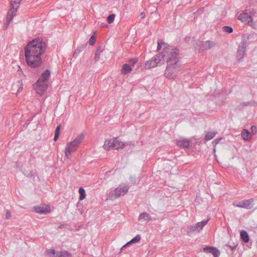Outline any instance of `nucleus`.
Segmentation results:
<instances>
[{"label":"nucleus","mask_w":257,"mask_h":257,"mask_svg":"<svg viewBox=\"0 0 257 257\" xmlns=\"http://www.w3.org/2000/svg\"><path fill=\"white\" fill-rule=\"evenodd\" d=\"M209 219L210 218H208L206 220H203V221L197 223V224H199L200 230L202 229L203 227L208 223Z\"/></svg>","instance_id":"473e14b6"},{"label":"nucleus","mask_w":257,"mask_h":257,"mask_svg":"<svg viewBox=\"0 0 257 257\" xmlns=\"http://www.w3.org/2000/svg\"><path fill=\"white\" fill-rule=\"evenodd\" d=\"M78 147V146L73 143V141L67 143L65 149V157L69 159L71 157V153L75 151L77 149Z\"/></svg>","instance_id":"9d476101"},{"label":"nucleus","mask_w":257,"mask_h":257,"mask_svg":"<svg viewBox=\"0 0 257 257\" xmlns=\"http://www.w3.org/2000/svg\"><path fill=\"white\" fill-rule=\"evenodd\" d=\"M108 142L109 140H105L103 146L104 149L107 151L109 150L111 148L112 149V145L108 143Z\"/></svg>","instance_id":"7c9ffc66"},{"label":"nucleus","mask_w":257,"mask_h":257,"mask_svg":"<svg viewBox=\"0 0 257 257\" xmlns=\"http://www.w3.org/2000/svg\"><path fill=\"white\" fill-rule=\"evenodd\" d=\"M127 246H125V244H124V245H123L121 248V250H122L124 249V248L127 247Z\"/></svg>","instance_id":"8fccbe9b"},{"label":"nucleus","mask_w":257,"mask_h":257,"mask_svg":"<svg viewBox=\"0 0 257 257\" xmlns=\"http://www.w3.org/2000/svg\"><path fill=\"white\" fill-rule=\"evenodd\" d=\"M14 16L15 15L12 14L8 13L6 22L4 23V29L5 30H7L8 28L10 23L11 21L13 20Z\"/></svg>","instance_id":"a211bd4d"},{"label":"nucleus","mask_w":257,"mask_h":257,"mask_svg":"<svg viewBox=\"0 0 257 257\" xmlns=\"http://www.w3.org/2000/svg\"><path fill=\"white\" fill-rule=\"evenodd\" d=\"M226 246L229 247L231 250H234L236 248L237 245H231L229 244H227Z\"/></svg>","instance_id":"c03bdc74"},{"label":"nucleus","mask_w":257,"mask_h":257,"mask_svg":"<svg viewBox=\"0 0 257 257\" xmlns=\"http://www.w3.org/2000/svg\"><path fill=\"white\" fill-rule=\"evenodd\" d=\"M50 75V71L48 69L45 70L41 75L40 77L34 84L35 89L39 94H42L48 88V81Z\"/></svg>","instance_id":"7ed1b4c3"},{"label":"nucleus","mask_w":257,"mask_h":257,"mask_svg":"<svg viewBox=\"0 0 257 257\" xmlns=\"http://www.w3.org/2000/svg\"><path fill=\"white\" fill-rule=\"evenodd\" d=\"M224 32L228 33H231L233 32V28L230 26H225L222 28Z\"/></svg>","instance_id":"72a5a7b5"},{"label":"nucleus","mask_w":257,"mask_h":257,"mask_svg":"<svg viewBox=\"0 0 257 257\" xmlns=\"http://www.w3.org/2000/svg\"><path fill=\"white\" fill-rule=\"evenodd\" d=\"M22 90V87L19 88L18 89V92L19 93V92H21Z\"/></svg>","instance_id":"09e8293b"},{"label":"nucleus","mask_w":257,"mask_h":257,"mask_svg":"<svg viewBox=\"0 0 257 257\" xmlns=\"http://www.w3.org/2000/svg\"><path fill=\"white\" fill-rule=\"evenodd\" d=\"M130 181L134 185L136 183V178L135 177L131 176L130 178Z\"/></svg>","instance_id":"a19ab883"},{"label":"nucleus","mask_w":257,"mask_h":257,"mask_svg":"<svg viewBox=\"0 0 257 257\" xmlns=\"http://www.w3.org/2000/svg\"><path fill=\"white\" fill-rule=\"evenodd\" d=\"M254 199L250 198L249 199H245L239 201L238 202H234L233 205L235 207L245 208L246 209H250L253 207V202Z\"/></svg>","instance_id":"0eeeda50"},{"label":"nucleus","mask_w":257,"mask_h":257,"mask_svg":"<svg viewBox=\"0 0 257 257\" xmlns=\"http://www.w3.org/2000/svg\"><path fill=\"white\" fill-rule=\"evenodd\" d=\"M11 217V212L8 210H7L6 211V219H10Z\"/></svg>","instance_id":"58836bf2"},{"label":"nucleus","mask_w":257,"mask_h":257,"mask_svg":"<svg viewBox=\"0 0 257 257\" xmlns=\"http://www.w3.org/2000/svg\"><path fill=\"white\" fill-rule=\"evenodd\" d=\"M145 66L146 68L150 69L151 68L155 67L157 66V64L151 59L145 63Z\"/></svg>","instance_id":"cd10ccee"},{"label":"nucleus","mask_w":257,"mask_h":257,"mask_svg":"<svg viewBox=\"0 0 257 257\" xmlns=\"http://www.w3.org/2000/svg\"><path fill=\"white\" fill-rule=\"evenodd\" d=\"M162 46L164 47L162 52H164L165 49L167 47H171V48L173 49H178L177 47H176L174 46L169 45L167 43H166L163 42L162 40H158L157 48V51L160 50Z\"/></svg>","instance_id":"4468645a"},{"label":"nucleus","mask_w":257,"mask_h":257,"mask_svg":"<svg viewBox=\"0 0 257 257\" xmlns=\"http://www.w3.org/2000/svg\"><path fill=\"white\" fill-rule=\"evenodd\" d=\"M132 70V68L131 66L127 64H124L122 65L121 73L123 74H126L130 73Z\"/></svg>","instance_id":"4be33fe9"},{"label":"nucleus","mask_w":257,"mask_h":257,"mask_svg":"<svg viewBox=\"0 0 257 257\" xmlns=\"http://www.w3.org/2000/svg\"><path fill=\"white\" fill-rule=\"evenodd\" d=\"M164 56L166 58L167 66L164 73V76L169 79H175L179 72L181 66L179 49H173L171 54Z\"/></svg>","instance_id":"f03ea898"},{"label":"nucleus","mask_w":257,"mask_h":257,"mask_svg":"<svg viewBox=\"0 0 257 257\" xmlns=\"http://www.w3.org/2000/svg\"><path fill=\"white\" fill-rule=\"evenodd\" d=\"M251 133L253 135H255L257 133V127L256 126L253 125L251 127Z\"/></svg>","instance_id":"ea45409f"},{"label":"nucleus","mask_w":257,"mask_h":257,"mask_svg":"<svg viewBox=\"0 0 257 257\" xmlns=\"http://www.w3.org/2000/svg\"><path fill=\"white\" fill-rule=\"evenodd\" d=\"M96 41V38L94 35H92L89 39V44L90 46H92L94 44L95 42Z\"/></svg>","instance_id":"c9c22d12"},{"label":"nucleus","mask_w":257,"mask_h":257,"mask_svg":"<svg viewBox=\"0 0 257 257\" xmlns=\"http://www.w3.org/2000/svg\"><path fill=\"white\" fill-rule=\"evenodd\" d=\"M21 0H13L11 1V8L9 10L8 13L12 14L14 15H16V13L17 11V9L19 7L20 4L21 3Z\"/></svg>","instance_id":"ddd939ff"},{"label":"nucleus","mask_w":257,"mask_h":257,"mask_svg":"<svg viewBox=\"0 0 257 257\" xmlns=\"http://www.w3.org/2000/svg\"><path fill=\"white\" fill-rule=\"evenodd\" d=\"M141 238V237L140 235L138 234L135 237L132 238L130 241L127 242L125 244V246H128L129 245H130L132 243H135L138 242L139 241H140Z\"/></svg>","instance_id":"a878e982"},{"label":"nucleus","mask_w":257,"mask_h":257,"mask_svg":"<svg viewBox=\"0 0 257 257\" xmlns=\"http://www.w3.org/2000/svg\"><path fill=\"white\" fill-rule=\"evenodd\" d=\"M86 44H83L79 47H78L75 50L73 53V57L75 58H77L79 54L85 48Z\"/></svg>","instance_id":"5701e85b"},{"label":"nucleus","mask_w":257,"mask_h":257,"mask_svg":"<svg viewBox=\"0 0 257 257\" xmlns=\"http://www.w3.org/2000/svg\"><path fill=\"white\" fill-rule=\"evenodd\" d=\"M240 238L245 243H247L249 241V237L247 232L245 230H241L240 231Z\"/></svg>","instance_id":"6ab92c4d"},{"label":"nucleus","mask_w":257,"mask_h":257,"mask_svg":"<svg viewBox=\"0 0 257 257\" xmlns=\"http://www.w3.org/2000/svg\"><path fill=\"white\" fill-rule=\"evenodd\" d=\"M115 15L113 14L109 15L107 18V21L108 23L111 24L114 20Z\"/></svg>","instance_id":"f704fd0d"},{"label":"nucleus","mask_w":257,"mask_h":257,"mask_svg":"<svg viewBox=\"0 0 257 257\" xmlns=\"http://www.w3.org/2000/svg\"><path fill=\"white\" fill-rule=\"evenodd\" d=\"M55 257H72L71 254L67 251H58Z\"/></svg>","instance_id":"aec40b11"},{"label":"nucleus","mask_w":257,"mask_h":257,"mask_svg":"<svg viewBox=\"0 0 257 257\" xmlns=\"http://www.w3.org/2000/svg\"><path fill=\"white\" fill-rule=\"evenodd\" d=\"M217 134V131L207 132L204 137L205 141H208L212 139Z\"/></svg>","instance_id":"412c9836"},{"label":"nucleus","mask_w":257,"mask_h":257,"mask_svg":"<svg viewBox=\"0 0 257 257\" xmlns=\"http://www.w3.org/2000/svg\"><path fill=\"white\" fill-rule=\"evenodd\" d=\"M196 44L200 47L199 49V52H200L204 50H209L215 45L214 42L210 41L203 42L197 40L196 41Z\"/></svg>","instance_id":"6e6552de"},{"label":"nucleus","mask_w":257,"mask_h":257,"mask_svg":"<svg viewBox=\"0 0 257 257\" xmlns=\"http://www.w3.org/2000/svg\"><path fill=\"white\" fill-rule=\"evenodd\" d=\"M199 224L197 223L194 225L190 226L188 227V230L187 231V233L188 235L191 234L193 232L197 231L199 232L201 230L199 228Z\"/></svg>","instance_id":"f3484780"},{"label":"nucleus","mask_w":257,"mask_h":257,"mask_svg":"<svg viewBox=\"0 0 257 257\" xmlns=\"http://www.w3.org/2000/svg\"><path fill=\"white\" fill-rule=\"evenodd\" d=\"M214 247L206 246L203 248V251L206 253H210Z\"/></svg>","instance_id":"4c0bfd02"},{"label":"nucleus","mask_w":257,"mask_h":257,"mask_svg":"<svg viewBox=\"0 0 257 257\" xmlns=\"http://www.w3.org/2000/svg\"><path fill=\"white\" fill-rule=\"evenodd\" d=\"M221 139V138H217L213 141L212 143L216 145L219 143V142Z\"/></svg>","instance_id":"37998d69"},{"label":"nucleus","mask_w":257,"mask_h":257,"mask_svg":"<svg viewBox=\"0 0 257 257\" xmlns=\"http://www.w3.org/2000/svg\"><path fill=\"white\" fill-rule=\"evenodd\" d=\"M59 136V135L55 134V136L54 138V141H56L58 140Z\"/></svg>","instance_id":"49530a36"},{"label":"nucleus","mask_w":257,"mask_h":257,"mask_svg":"<svg viewBox=\"0 0 257 257\" xmlns=\"http://www.w3.org/2000/svg\"><path fill=\"white\" fill-rule=\"evenodd\" d=\"M35 212L40 214H46L50 212V209L45 208L43 206H35L33 208Z\"/></svg>","instance_id":"2eb2a0df"},{"label":"nucleus","mask_w":257,"mask_h":257,"mask_svg":"<svg viewBox=\"0 0 257 257\" xmlns=\"http://www.w3.org/2000/svg\"><path fill=\"white\" fill-rule=\"evenodd\" d=\"M255 13L256 11L253 9L246 10L238 16V19L245 24H247L255 29V25L253 22L252 17L254 16Z\"/></svg>","instance_id":"20e7f679"},{"label":"nucleus","mask_w":257,"mask_h":257,"mask_svg":"<svg viewBox=\"0 0 257 257\" xmlns=\"http://www.w3.org/2000/svg\"><path fill=\"white\" fill-rule=\"evenodd\" d=\"M176 144L180 148L186 149L189 148L192 144L191 140L189 139H180L176 141Z\"/></svg>","instance_id":"f8f14e48"},{"label":"nucleus","mask_w":257,"mask_h":257,"mask_svg":"<svg viewBox=\"0 0 257 257\" xmlns=\"http://www.w3.org/2000/svg\"><path fill=\"white\" fill-rule=\"evenodd\" d=\"M210 253H212L214 257H219L220 254V252L217 248L214 247L211 250Z\"/></svg>","instance_id":"2f4dec72"},{"label":"nucleus","mask_w":257,"mask_h":257,"mask_svg":"<svg viewBox=\"0 0 257 257\" xmlns=\"http://www.w3.org/2000/svg\"><path fill=\"white\" fill-rule=\"evenodd\" d=\"M139 220H144V221H148L151 220V217L149 214L146 212L140 214L139 217Z\"/></svg>","instance_id":"b1692460"},{"label":"nucleus","mask_w":257,"mask_h":257,"mask_svg":"<svg viewBox=\"0 0 257 257\" xmlns=\"http://www.w3.org/2000/svg\"><path fill=\"white\" fill-rule=\"evenodd\" d=\"M45 253L49 255L50 257L54 256L57 254V251L54 249H47L45 251Z\"/></svg>","instance_id":"c756f323"},{"label":"nucleus","mask_w":257,"mask_h":257,"mask_svg":"<svg viewBox=\"0 0 257 257\" xmlns=\"http://www.w3.org/2000/svg\"><path fill=\"white\" fill-rule=\"evenodd\" d=\"M84 139V136L81 134L77 136L76 138L73 141V143H75L77 146H79L81 143Z\"/></svg>","instance_id":"393cba45"},{"label":"nucleus","mask_w":257,"mask_h":257,"mask_svg":"<svg viewBox=\"0 0 257 257\" xmlns=\"http://www.w3.org/2000/svg\"><path fill=\"white\" fill-rule=\"evenodd\" d=\"M60 128H61L60 125H59L57 126V127L55 130V134H57V135H60Z\"/></svg>","instance_id":"79ce46f5"},{"label":"nucleus","mask_w":257,"mask_h":257,"mask_svg":"<svg viewBox=\"0 0 257 257\" xmlns=\"http://www.w3.org/2000/svg\"><path fill=\"white\" fill-rule=\"evenodd\" d=\"M46 48V43L41 38L29 42L25 48V58L28 65L31 68L40 67L42 63L41 55Z\"/></svg>","instance_id":"f257e3e1"},{"label":"nucleus","mask_w":257,"mask_h":257,"mask_svg":"<svg viewBox=\"0 0 257 257\" xmlns=\"http://www.w3.org/2000/svg\"><path fill=\"white\" fill-rule=\"evenodd\" d=\"M250 135V133L247 130L243 129L241 132V137L245 141L249 140L248 137Z\"/></svg>","instance_id":"bb28decb"},{"label":"nucleus","mask_w":257,"mask_h":257,"mask_svg":"<svg viewBox=\"0 0 257 257\" xmlns=\"http://www.w3.org/2000/svg\"><path fill=\"white\" fill-rule=\"evenodd\" d=\"M104 50V48L102 46H99L97 47L95 53V61L97 62L99 60L101 54L102 53Z\"/></svg>","instance_id":"dca6fc26"},{"label":"nucleus","mask_w":257,"mask_h":257,"mask_svg":"<svg viewBox=\"0 0 257 257\" xmlns=\"http://www.w3.org/2000/svg\"><path fill=\"white\" fill-rule=\"evenodd\" d=\"M79 200H82L85 198V191L84 189L82 187H80L79 189Z\"/></svg>","instance_id":"c85d7f7f"},{"label":"nucleus","mask_w":257,"mask_h":257,"mask_svg":"<svg viewBox=\"0 0 257 257\" xmlns=\"http://www.w3.org/2000/svg\"><path fill=\"white\" fill-rule=\"evenodd\" d=\"M246 40L244 38L238 46L236 52V58L238 62H240L244 58L246 52Z\"/></svg>","instance_id":"39448f33"},{"label":"nucleus","mask_w":257,"mask_h":257,"mask_svg":"<svg viewBox=\"0 0 257 257\" xmlns=\"http://www.w3.org/2000/svg\"><path fill=\"white\" fill-rule=\"evenodd\" d=\"M108 143L112 145V149L115 150L121 149L124 147V143L119 140L117 138L109 139Z\"/></svg>","instance_id":"9b49d317"},{"label":"nucleus","mask_w":257,"mask_h":257,"mask_svg":"<svg viewBox=\"0 0 257 257\" xmlns=\"http://www.w3.org/2000/svg\"><path fill=\"white\" fill-rule=\"evenodd\" d=\"M25 175L28 177L31 178L34 176V174L32 171H31L28 174H25Z\"/></svg>","instance_id":"a18cd8bd"},{"label":"nucleus","mask_w":257,"mask_h":257,"mask_svg":"<svg viewBox=\"0 0 257 257\" xmlns=\"http://www.w3.org/2000/svg\"><path fill=\"white\" fill-rule=\"evenodd\" d=\"M128 187L127 185H119L114 191L111 192V196H114L115 197H118L120 196L124 195L128 190Z\"/></svg>","instance_id":"1a4fd4ad"},{"label":"nucleus","mask_w":257,"mask_h":257,"mask_svg":"<svg viewBox=\"0 0 257 257\" xmlns=\"http://www.w3.org/2000/svg\"><path fill=\"white\" fill-rule=\"evenodd\" d=\"M138 61V59L137 58H131L128 60V63L131 65H134Z\"/></svg>","instance_id":"e433bc0d"},{"label":"nucleus","mask_w":257,"mask_h":257,"mask_svg":"<svg viewBox=\"0 0 257 257\" xmlns=\"http://www.w3.org/2000/svg\"><path fill=\"white\" fill-rule=\"evenodd\" d=\"M140 16L141 17V18L142 19L144 18L145 17V14L144 12H142L141 14H140Z\"/></svg>","instance_id":"de8ad7c7"},{"label":"nucleus","mask_w":257,"mask_h":257,"mask_svg":"<svg viewBox=\"0 0 257 257\" xmlns=\"http://www.w3.org/2000/svg\"><path fill=\"white\" fill-rule=\"evenodd\" d=\"M172 51H173V49H172L171 47H167L164 52H162L161 53L156 55L152 58V59L157 64V66L162 61L166 62V58H165L164 56L166 55L168 53L170 54Z\"/></svg>","instance_id":"423d86ee"}]
</instances>
